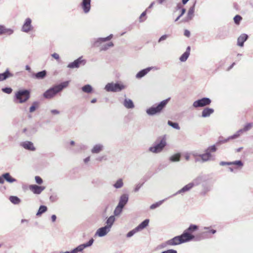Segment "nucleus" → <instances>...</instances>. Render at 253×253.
<instances>
[{"mask_svg":"<svg viewBox=\"0 0 253 253\" xmlns=\"http://www.w3.org/2000/svg\"><path fill=\"white\" fill-rule=\"evenodd\" d=\"M124 185V182L122 178L118 179L113 184V187L116 189L122 188Z\"/></svg>","mask_w":253,"mask_h":253,"instance_id":"e433bc0d","label":"nucleus"},{"mask_svg":"<svg viewBox=\"0 0 253 253\" xmlns=\"http://www.w3.org/2000/svg\"><path fill=\"white\" fill-rule=\"evenodd\" d=\"M104 38H99L97 39H94L92 41V44L94 46H99L101 44L105 42Z\"/></svg>","mask_w":253,"mask_h":253,"instance_id":"7c9ffc66","label":"nucleus"},{"mask_svg":"<svg viewBox=\"0 0 253 253\" xmlns=\"http://www.w3.org/2000/svg\"><path fill=\"white\" fill-rule=\"evenodd\" d=\"M46 71L43 70L37 73H33L32 75V77L36 79L42 80L43 79L46 77Z\"/></svg>","mask_w":253,"mask_h":253,"instance_id":"412c9836","label":"nucleus"},{"mask_svg":"<svg viewBox=\"0 0 253 253\" xmlns=\"http://www.w3.org/2000/svg\"><path fill=\"white\" fill-rule=\"evenodd\" d=\"M113 46H114L113 43L112 42H110L107 44L103 45L101 46L100 50L105 51V50H107L109 47H113Z\"/></svg>","mask_w":253,"mask_h":253,"instance_id":"49530a36","label":"nucleus"},{"mask_svg":"<svg viewBox=\"0 0 253 253\" xmlns=\"http://www.w3.org/2000/svg\"><path fill=\"white\" fill-rule=\"evenodd\" d=\"M115 221V217L114 215L110 216L106 221V226L108 227L109 228L111 229L112 225H113L114 222Z\"/></svg>","mask_w":253,"mask_h":253,"instance_id":"c85d7f7f","label":"nucleus"},{"mask_svg":"<svg viewBox=\"0 0 253 253\" xmlns=\"http://www.w3.org/2000/svg\"><path fill=\"white\" fill-rule=\"evenodd\" d=\"M50 112L52 115H57L60 114V111L56 109L51 110Z\"/></svg>","mask_w":253,"mask_h":253,"instance_id":"69168bd1","label":"nucleus"},{"mask_svg":"<svg viewBox=\"0 0 253 253\" xmlns=\"http://www.w3.org/2000/svg\"><path fill=\"white\" fill-rule=\"evenodd\" d=\"M51 56L57 60L59 59V55L56 53L52 54Z\"/></svg>","mask_w":253,"mask_h":253,"instance_id":"774afa93","label":"nucleus"},{"mask_svg":"<svg viewBox=\"0 0 253 253\" xmlns=\"http://www.w3.org/2000/svg\"><path fill=\"white\" fill-rule=\"evenodd\" d=\"M14 32L13 29L10 28H6L5 26H3V34L8 36L11 35Z\"/></svg>","mask_w":253,"mask_h":253,"instance_id":"ea45409f","label":"nucleus"},{"mask_svg":"<svg viewBox=\"0 0 253 253\" xmlns=\"http://www.w3.org/2000/svg\"><path fill=\"white\" fill-rule=\"evenodd\" d=\"M9 199L12 204L15 205H17L21 202V200L17 196H11Z\"/></svg>","mask_w":253,"mask_h":253,"instance_id":"4c0bfd02","label":"nucleus"},{"mask_svg":"<svg viewBox=\"0 0 253 253\" xmlns=\"http://www.w3.org/2000/svg\"><path fill=\"white\" fill-rule=\"evenodd\" d=\"M143 185V183H138L136 185L134 189V192H138L139 189H140V188L142 187V186Z\"/></svg>","mask_w":253,"mask_h":253,"instance_id":"052dcab7","label":"nucleus"},{"mask_svg":"<svg viewBox=\"0 0 253 253\" xmlns=\"http://www.w3.org/2000/svg\"><path fill=\"white\" fill-rule=\"evenodd\" d=\"M202 181V178L201 177H198L195 179L193 180L192 182H191V184H193V187L195 186H197L200 184Z\"/></svg>","mask_w":253,"mask_h":253,"instance_id":"09e8293b","label":"nucleus"},{"mask_svg":"<svg viewBox=\"0 0 253 253\" xmlns=\"http://www.w3.org/2000/svg\"><path fill=\"white\" fill-rule=\"evenodd\" d=\"M94 240L93 238H91L87 242L81 244L70 251L71 253H83L84 250L86 248L91 246Z\"/></svg>","mask_w":253,"mask_h":253,"instance_id":"0eeeda50","label":"nucleus"},{"mask_svg":"<svg viewBox=\"0 0 253 253\" xmlns=\"http://www.w3.org/2000/svg\"><path fill=\"white\" fill-rule=\"evenodd\" d=\"M35 179L36 183L39 184H41L43 182V180L42 178L39 176H36Z\"/></svg>","mask_w":253,"mask_h":253,"instance_id":"13d9d810","label":"nucleus"},{"mask_svg":"<svg viewBox=\"0 0 253 253\" xmlns=\"http://www.w3.org/2000/svg\"><path fill=\"white\" fill-rule=\"evenodd\" d=\"M169 35L166 34L162 36L158 40V42H161L166 40L168 37H169Z\"/></svg>","mask_w":253,"mask_h":253,"instance_id":"4d7b16f0","label":"nucleus"},{"mask_svg":"<svg viewBox=\"0 0 253 253\" xmlns=\"http://www.w3.org/2000/svg\"><path fill=\"white\" fill-rule=\"evenodd\" d=\"M69 83V81L63 82L59 84L56 85V86L59 91L60 92L63 88L66 87L68 85Z\"/></svg>","mask_w":253,"mask_h":253,"instance_id":"473e14b6","label":"nucleus"},{"mask_svg":"<svg viewBox=\"0 0 253 253\" xmlns=\"http://www.w3.org/2000/svg\"><path fill=\"white\" fill-rule=\"evenodd\" d=\"M194 10L195 4L192 6L190 7V8H189L187 14L186 19L185 20L186 21H188L192 19L194 16Z\"/></svg>","mask_w":253,"mask_h":253,"instance_id":"393cba45","label":"nucleus"},{"mask_svg":"<svg viewBox=\"0 0 253 253\" xmlns=\"http://www.w3.org/2000/svg\"><path fill=\"white\" fill-rule=\"evenodd\" d=\"M211 100L207 97H204L194 101L193 103V106L194 108L202 107L210 104Z\"/></svg>","mask_w":253,"mask_h":253,"instance_id":"6e6552de","label":"nucleus"},{"mask_svg":"<svg viewBox=\"0 0 253 253\" xmlns=\"http://www.w3.org/2000/svg\"><path fill=\"white\" fill-rule=\"evenodd\" d=\"M231 165H235L238 168L241 169L244 166V164L241 160H238L231 162Z\"/></svg>","mask_w":253,"mask_h":253,"instance_id":"37998d69","label":"nucleus"},{"mask_svg":"<svg viewBox=\"0 0 253 253\" xmlns=\"http://www.w3.org/2000/svg\"><path fill=\"white\" fill-rule=\"evenodd\" d=\"M214 112V110L212 108H206L204 109L202 113V117L203 118H206L209 117Z\"/></svg>","mask_w":253,"mask_h":253,"instance_id":"b1692460","label":"nucleus"},{"mask_svg":"<svg viewBox=\"0 0 253 253\" xmlns=\"http://www.w3.org/2000/svg\"><path fill=\"white\" fill-rule=\"evenodd\" d=\"M20 145L24 149L29 151H34L36 149L33 143L30 141H25L21 142L20 143Z\"/></svg>","mask_w":253,"mask_h":253,"instance_id":"f8f14e48","label":"nucleus"},{"mask_svg":"<svg viewBox=\"0 0 253 253\" xmlns=\"http://www.w3.org/2000/svg\"><path fill=\"white\" fill-rule=\"evenodd\" d=\"M249 36L246 34H241L237 39V45L243 47L244 42L248 39Z\"/></svg>","mask_w":253,"mask_h":253,"instance_id":"a211bd4d","label":"nucleus"},{"mask_svg":"<svg viewBox=\"0 0 253 253\" xmlns=\"http://www.w3.org/2000/svg\"><path fill=\"white\" fill-rule=\"evenodd\" d=\"M217 150V148L215 145H213L212 146H209L206 150L209 152V153L211 154L212 152H215Z\"/></svg>","mask_w":253,"mask_h":253,"instance_id":"8fccbe9b","label":"nucleus"},{"mask_svg":"<svg viewBox=\"0 0 253 253\" xmlns=\"http://www.w3.org/2000/svg\"><path fill=\"white\" fill-rule=\"evenodd\" d=\"M210 227H204L203 229L204 230H208L209 231H208V233H212L213 234H215L216 231L214 229H210Z\"/></svg>","mask_w":253,"mask_h":253,"instance_id":"bf43d9fd","label":"nucleus"},{"mask_svg":"<svg viewBox=\"0 0 253 253\" xmlns=\"http://www.w3.org/2000/svg\"><path fill=\"white\" fill-rule=\"evenodd\" d=\"M90 2L91 0H83L81 5L85 13H87L90 11Z\"/></svg>","mask_w":253,"mask_h":253,"instance_id":"6ab92c4d","label":"nucleus"},{"mask_svg":"<svg viewBox=\"0 0 253 253\" xmlns=\"http://www.w3.org/2000/svg\"><path fill=\"white\" fill-rule=\"evenodd\" d=\"M33 27L32 25V20L30 18H27L22 27L21 31L25 33H29L33 30Z\"/></svg>","mask_w":253,"mask_h":253,"instance_id":"9b49d317","label":"nucleus"},{"mask_svg":"<svg viewBox=\"0 0 253 253\" xmlns=\"http://www.w3.org/2000/svg\"><path fill=\"white\" fill-rule=\"evenodd\" d=\"M2 177H3V179H5L7 182L10 183L16 181V179L11 177L8 172L3 173L2 174Z\"/></svg>","mask_w":253,"mask_h":253,"instance_id":"bb28decb","label":"nucleus"},{"mask_svg":"<svg viewBox=\"0 0 253 253\" xmlns=\"http://www.w3.org/2000/svg\"><path fill=\"white\" fill-rule=\"evenodd\" d=\"M29 189L34 194H40L44 190L45 187L37 185H30L29 186Z\"/></svg>","mask_w":253,"mask_h":253,"instance_id":"dca6fc26","label":"nucleus"},{"mask_svg":"<svg viewBox=\"0 0 253 253\" xmlns=\"http://www.w3.org/2000/svg\"><path fill=\"white\" fill-rule=\"evenodd\" d=\"M184 236H186L185 234H182L180 235L175 236L166 242L163 243L161 245L162 248H166L168 246H173L180 245L181 244L188 242Z\"/></svg>","mask_w":253,"mask_h":253,"instance_id":"f03ea898","label":"nucleus"},{"mask_svg":"<svg viewBox=\"0 0 253 253\" xmlns=\"http://www.w3.org/2000/svg\"><path fill=\"white\" fill-rule=\"evenodd\" d=\"M199 157L201 158L203 163L214 160V157L211 154L209 153L206 150H205V153L199 155Z\"/></svg>","mask_w":253,"mask_h":253,"instance_id":"2eb2a0df","label":"nucleus"},{"mask_svg":"<svg viewBox=\"0 0 253 253\" xmlns=\"http://www.w3.org/2000/svg\"><path fill=\"white\" fill-rule=\"evenodd\" d=\"M138 232L136 228H134L132 230L128 232L126 235V236L127 238H130L132 236H133L136 233Z\"/></svg>","mask_w":253,"mask_h":253,"instance_id":"3c124183","label":"nucleus"},{"mask_svg":"<svg viewBox=\"0 0 253 253\" xmlns=\"http://www.w3.org/2000/svg\"><path fill=\"white\" fill-rule=\"evenodd\" d=\"M58 199V196L56 194H53L49 197V200L51 202H55Z\"/></svg>","mask_w":253,"mask_h":253,"instance_id":"864d4df0","label":"nucleus"},{"mask_svg":"<svg viewBox=\"0 0 253 253\" xmlns=\"http://www.w3.org/2000/svg\"><path fill=\"white\" fill-rule=\"evenodd\" d=\"M59 92L56 85L50 87L46 90L43 94V96L46 99H51Z\"/></svg>","mask_w":253,"mask_h":253,"instance_id":"1a4fd4ad","label":"nucleus"},{"mask_svg":"<svg viewBox=\"0 0 253 253\" xmlns=\"http://www.w3.org/2000/svg\"><path fill=\"white\" fill-rule=\"evenodd\" d=\"M193 187V184H191V182L188 183V184L184 186L181 189L177 191L175 193L173 194L172 195L170 196L169 198L172 197L174 196L177 194H183L186 192L189 191Z\"/></svg>","mask_w":253,"mask_h":253,"instance_id":"4468645a","label":"nucleus"},{"mask_svg":"<svg viewBox=\"0 0 253 253\" xmlns=\"http://www.w3.org/2000/svg\"><path fill=\"white\" fill-rule=\"evenodd\" d=\"M86 63V61L83 59V57H80L73 62L68 64L67 67L70 69L78 68L81 65H84Z\"/></svg>","mask_w":253,"mask_h":253,"instance_id":"9d476101","label":"nucleus"},{"mask_svg":"<svg viewBox=\"0 0 253 253\" xmlns=\"http://www.w3.org/2000/svg\"><path fill=\"white\" fill-rule=\"evenodd\" d=\"M82 90L85 93H90L92 91L93 88L90 84H88L83 86L82 87Z\"/></svg>","mask_w":253,"mask_h":253,"instance_id":"f704fd0d","label":"nucleus"},{"mask_svg":"<svg viewBox=\"0 0 253 253\" xmlns=\"http://www.w3.org/2000/svg\"><path fill=\"white\" fill-rule=\"evenodd\" d=\"M168 124L169 126H171L173 128L179 130L180 129V126L177 123L173 122L171 121H168Z\"/></svg>","mask_w":253,"mask_h":253,"instance_id":"79ce46f5","label":"nucleus"},{"mask_svg":"<svg viewBox=\"0 0 253 253\" xmlns=\"http://www.w3.org/2000/svg\"><path fill=\"white\" fill-rule=\"evenodd\" d=\"M123 105L126 109H133L134 108V104L132 100L129 98H125L124 101Z\"/></svg>","mask_w":253,"mask_h":253,"instance_id":"4be33fe9","label":"nucleus"},{"mask_svg":"<svg viewBox=\"0 0 253 253\" xmlns=\"http://www.w3.org/2000/svg\"><path fill=\"white\" fill-rule=\"evenodd\" d=\"M161 253H177L176 250L173 249H169L167 251H163Z\"/></svg>","mask_w":253,"mask_h":253,"instance_id":"0e129e2a","label":"nucleus"},{"mask_svg":"<svg viewBox=\"0 0 253 253\" xmlns=\"http://www.w3.org/2000/svg\"><path fill=\"white\" fill-rule=\"evenodd\" d=\"M47 210V208L46 206L44 205H42L40 207L38 212L36 213V215L38 216H41L42 213L46 212Z\"/></svg>","mask_w":253,"mask_h":253,"instance_id":"72a5a7b5","label":"nucleus"},{"mask_svg":"<svg viewBox=\"0 0 253 253\" xmlns=\"http://www.w3.org/2000/svg\"><path fill=\"white\" fill-rule=\"evenodd\" d=\"M167 145L165 136H163L159 142H155L154 144L149 148V151L153 153L161 152Z\"/></svg>","mask_w":253,"mask_h":253,"instance_id":"7ed1b4c3","label":"nucleus"},{"mask_svg":"<svg viewBox=\"0 0 253 253\" xmlns=\"http://www.w3.org/2000/svg\"><path fill=\"white\" fill-rule=\"evenodd\" d=\"M198 229V226L195 224H191L189 227L184 231L182 234H185L186 236H184V238L187 242L193 240L195 236L192 234L194 231Z\"/></svg>","mask_w":253,"mask_h":253,"instance_id":"423d86ee","label":"nucleus"},{"mask_svg":"<svg viewBox=\"0 0 253 253\" xmlns=\"http://www.w3.org/2000/svg\"><path fill=\"white\" fill-rule=\"evenodd\" d=\"M242 19V17L239 15H237L234 17V21L236 24L239 25Z\"/></svg>","mask_w":253,"mask_h":253,"instance_id":"603ef678","label":"nucleus"},{"mask_svg":"<svg viewBox=\"0 0 253 253\" xmlns=\"http://www.w3.org/2000/svg\"><path fill=\"white\" fill-rule=\"evenodd\" d=\"M12 76L13 75L7 69L4 73L0 74V81L5 80L9 77Z\"/></svg>","mask_w":253,"mask_h":253,"instance_id":"cd10ccee","label":"nucleus"},{"mask_svg":"<svg viewBox=\"0 0 253 253\" xmlns=\"http://www.w3.org/2000/svg\"><path fill=\"white\" fill-rule=\"evenodd\" d=\"M104 146L101 144H97L95 145L92 148L91 152L93 154H98L102 151Z\"/></svg>","mask_w":253,"mask_h":253,"instance_id":"5701e85b","label":"nucleus"},{"mask_svg":"<svg viewBox=\"0 0 253 253\" xmlns=\"http://www.w3.org/2000/svg\"><path fill=\"white\" fill-rule=\"evenodd\" d=\"M154 67H149L144 69L139 72H138L135 77L137 79H141L142 77H144L147 74H148L152 69H154Z\"/></svg>","mask_w":253,"mask_h":253,"instance_id":"f3484780","label":"nucleus"},{"mask_svg":"<svg viewBox=\"0 0 253 253\" xmlns=\"http://www.w3.org/2000/svg\"><path fill=\"white\" fill-rule=\"evenodd\" d=\"M170 98H168L165 100L161 101L157 106H152L148 108L146 112L149 116H154L157 114L160 113L166 107L168 103Z\"/></svg>","mask_w":253,"mask_h":253,"instance_id":"f257e3e1","label":"nucleus"},{"mask_svg":"<svg viewBox=\"0 0 253 253\" xmlns=\"http://www.w3.org/2000/svg\"><path fill=\"white\" fill-rule=\"evenodd\" d=\"M180 157L181 154L180 153H178L171 156L169 158V160L171 162H177L180 161Z\"/></svg>","mask_w":253,"mask_h":253,"instance_id":"c756f323","label":"nucleus"},{"mask_svg":"<svg viewBox=\"0 0 253 253\" xmlns=\"http://www.w3.org/2000/svg\"><path fill=\"white\" fill-rule=\"evenodd\" d=\"M231 139H232L230 138V136H229L228 137H227V138H224L223 137L221 136V137H219L217 144H221L225 143Z\"/></svg>","mask_w":253,"mask_h":253,"instance_id":"c03bdc74","label":"nucleus"},{"mask_svg":"<svg viewBox=\"0 0 253 253\" xmlns=\"http://www.w3.org/2000/svg\"><path fill=\"white\" fill-rule=\"evenodd\" d=\"M23 132L25 133L27 135L30 136L36 132V129L34 128H25L23 129Z\"/></svg>","mask_w":253,"mask_h":253,"instance_id":"c9c22d12","label":"nucleus"},{"mask_svg":"<svg viewBox=\"0 0 253 253\" xmlns=\"http://www.w3.org/2000/svg\"><path fill=\"white\" fill-rule=\"evenodd\" d=\"M168 198H166V199H163L162 200H161L158 202H156V203H154L152 205H151L150 208L151 210H154L158 207H159V206H160L165 201H166Z\"/></svg>","mask_w":253,"mask_h":253,"instance_id":"58836bf2","label":"nucleus"},{"mask_svg":"<svg viewBox=\"0 0 253 253\" xmlns=\"http://www.w3.org/2000/svg\"><path fill=\"white\" fill-rule=\"evenodd\" d=\"M219 165L220 166H230L231 165V162H223L221 161L220 162Z\"/></svg>","mask_w":253,"mask_h":253,"instance_id":"338daca9","label":"nucleus"},{"mask_svg":"<svg viewBox=\"0 0 253 253\" xmlns=\"http://www.w3.org/2000/svg\"><path fill=\"white\" fill-rule=\"evenodd\" d=\"M241 134H240L238 131L233 135L230 136V138L232 139H235L238 138Z\"/></svg>","mask_w":253,"mask_h":253,"instance_id":"e2e57ef3","label":"nucleus"},{"mask_svg":"<svg viewBox=\"0 0 253 253\" xmlns=\"http://www.w3.org/2000/svg\"><path fill=\"white\" fill-rule=\"evenodd\" d=\"M40 105V102L39 101H36L33 102L29 108L30 113L34 112L37 109L39 108Z\"/></svg>","mask_w":253,"mask_h":253,"instance_id":"2f4dec72","label":"nucleus"},{"mask_svg":"<svg viewBox=\"0 0 253 253\" xmlns=\"http://www.w3.org/2000/svg\"><path fill=\"white\" fill-rule=\"evenodd\" d=\"M149 222V220L148 219H146L135 228H136L138 231H139L146 228L148 225Z\"/></svg>","mask_w":253,"mask_h":253,"instance_id":"a878e982","label":"nucleus"},{"mask_svg":"<svg viewBox=\"0 0 253 253\" xmlns=\"http://www.w3.org/2000/svg\"><path fill=\"white\" fill-rule=\"evenodd\" d=\"M128 200V196L127 194H124L121 196L118 203V206L124 208L127 204Z\"/></svg>","mask_w":253,"mask_h":253,"instance_id":"aec40b11","label":"nucleus"},{"mask_svg":"<svg viewBox=\"0 0 253 253\" xmlns=\"http://www.w3.org/2000/svg\"><path fill=\"white\" fill-rule=\"evenodd\" d=\"M111 229L108 227L104 226L99 228L95 232V236H97L100 237H102L106 236L110 231Z\"/></svg>","mask_w":253,"mask_h":253,"instance_id":"ddd939ff","label":"nucleus"},{"mask_svg":"<svg viewBox=\"0 0 253 253\" xmlns=\"http://www.w3.org/2000/svg\"><path fill=\"white\" fill-rule=\"evenodd\" d=\"M125 86L119 83H108L105 86L104 89L108 92H118L124 89Z\"/></svg>","mask_w":253,"mask_h":253,"instance_id":"39448f33","label":"nucleus"},{"mask_svg":"<svg viewBox=\"0 0 253 253\" xmlns=\"http://www.w3.org/2000/svg\"><path fill=\"white\" fill-rule=\"evenodd\" d=\"M123 208H124L117 205L114 211V215L115 216H119L122 212Z\"/></svg>","mask_w":253,"mask_h":253,"instance_id":"a18cd8bd","label":"nucleus"},{"mask_svg":"<svg viewBox=\"0 0 253 253\" xmlns=\"http://www.w3.org/2000/svg\"><path fill=\"white\" fill-rule=\"evenodd\" d=\"M253 127V123H248L246 124L243 127L245 132L250 130Z\"/></svg>","mask_w":253,"mask_h":253,"instance_id":"a19ab883","label":"nucleus"},{"mask_svg":"<svg viewBox=\"0 0 253 253\" xmlns=\"http://www.w3.org/2000/svg\"><path fill=\"white\" fill-rule=\"evenodd\" d=\"M146 10L143 12L141 13V14L140 15L139 18V21L140 22H142L145 20L146 18L143 19L142 18L143 17H145L146 16Z\"/></svg>","mask_w":253,"mask_h":253,"instance_id":"6e6d98bb","label":"nucleus"},{"mask_svg":"<svg viewBox=\"0 0 253 253\" xmlns=\"http://www.w3.org/2000/svg\"><path fill=\"white\" fill-rule=\"evenodd\" d=\"M241 134H240L238 131L233 135L230 136V138L232 139H235L238 138Z\"/></svg>","mask_w":253,"mask_h":253,"instance_id":"680f3d73","label":"nucleus"},{"mask_svg":"<svg viewBox=\"0 0 253 253\" xmlns=\"http://www.w3.org/2000/svg\"><path fill=\"white\" fill-rule=\"evenodd\" d=\"M30 97V92L27 89L19 90L15 94V98L19 103L26 102Z\"/></svg>","mask_w":253,"mask_h":253,"instance_id":"20e7f679","label":"nucleus"},{"mask_svg":"<svg viewBox=\"0 0 253 253\" xmlns=\"http://www.w3.org/2000/svg\"><path fill=\"white\" fill-rule=\"evenodd\" d=\"M189 55L190 54L186 52H184L179 57L180 61L181 62L186 61L187 60L188 58L189 57Z\"/></svg>","mask_w":253,"mask_h":253,"instance_id":"de8ad7c7","label":"nucleus"},{"mask_svg":"<svg viewBox=\"0 0 253 253\" xmlns=\"http://www.w3.org/2000/svg\"><path fill=\"white\" fill-rule=\"evenodd\" d=\"M1 90L4 93H6L7 94H10L12 91V89L11 87H6L2 88L1 89Z\"/></svg>","mask_w":253,"mask_h":253,"instance_id":"5fc2aeb1","label":"nucleus"}]
</instances>
